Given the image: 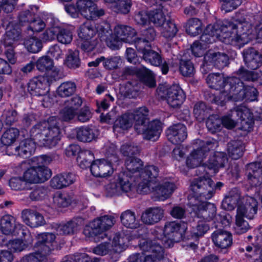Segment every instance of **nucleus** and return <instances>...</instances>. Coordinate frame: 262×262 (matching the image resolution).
<instances>
[{
  "instance_id": "nucleus-16",
  "label": "nucleus",
  "mask_w": 262,
  "mask_h": 262,
  "mask_svg": "<svg viewBox=\"0 0 262 262\" xmlns=\"http://www.w3.org/2000/svg\"><path fill=\"white\" fill-rule=\"evenodd\" d=\"M159 169L155 166L149 165L144 168L140 174L141 181L138 186V191L143 194L150 193L156 186Z\"/></svg>"
},
{
  "instance_id": "nucleus-22",
  "label": "nucleus",
  "mask_w": 262,
  "mask_h": 262,
  "mask_svg": "<svg viewBox=\"0 0 262 262\" xmlns=\"http://www.w3.org/2000/svg\"><path fill=\"white\" fill-rule=\"evenodd\" d=\"M257 202L253 197L247 196L243 199L237 208L236 214L252 220L255 216L257 210Z\"/></svg>"
},
{
  "instance_id": "nucleus-40",
  "label": "nucleus",
  "mask_w": 262,
  "mask_h": 262,
  "mask_svg": "<svg viewBox=\"0 0 262 262\" xmlns=\"http://www.w3.org/2000/svg\"><path fill=\"white\" fill-rule=\"evenodd\" d=\"M244 146L242 141H232L228 143L227 151L229 156L233 159H238L244 153Z\"/></svg>"
},
{
  "instance_id": "nucleus-44",
  "label": "nucleus",
  "mask_w": 262,
  "mask_h": 262,
  "mask_svg": "<svg viewBox=\"0 0 262 262\" xmlns=\"http://www.w3.org/2000/svg\"><path fill=\"white\" fill-rule=\"evenodd\" d=\"M137 74L141 80L147 86L150 88L156 86L155 77L151 71L143 67L138 69Z\"/></svg>"
},
{
  "instance_id": "nucleus-41",
  "label": "nucleus",
  "mask_w": 262,
  "mask_h": 262,
  "mask_svg": "<svg viewBox=\"0 0 262 262\" xmlns=\"http://www.w3.org/2000/svg\"><path fill=\"white\" fill-rule=\"evenodd\" d=\"M120 220L122 225L127 228H136L139 225L135 213L130 210H127L122 212L120 215Z\"/></svg>"
},
{
  "instance_id": "nucleus-46",
  "label": "nucleus",
  "mask_w": 262,
  "mask_h": 262,
  "mask_svg": "<svg viewBox=\"0 0 262 262\" xmlns=\"http://www.w3.org/2000/svg\"><path fill=\"white\" fill-rule=\"evenodd\" d=\"M19 135V130L16 128H10L7 129L1 138L2 144L6 146L11 145L14 143Z\"/></svg>"
},
{
  "instance_id": "nucleus-56",
  "label": "nucleus",
  "mask_w": 262,
  "mask_h": 262,
  "mask_svg": "<svg viewBox=\"0 0 262 262\" xmlns=\"http://www.w3.org/2000/svg\"><path fill=\"white\" fill-rule=\"evenodd\" d=\"M24 44L27 50L33 53L38 52L42 48L41 41L35 37L25 39Z\"/></svg>"
},
{
  "instance_id": "nucleus-37",
  "label": "nucleus",
  "mask_w": 262,
  "mask_h": 262,
  "mask_svg": "<svg viewBox=\"0 0 262 262\" xmlns=\"http://www.w3.org/2000/svg\"><path fill=\"white\" fill-rule=\"evenodd\" d=\"M65 29L58 26H54L47 29L42 35L43 41H51L57 38L58 41L62 44L66 43Z\"/></svg>"
},
{
  "instance_id": "nucleus-28",
  "label": "nucleus",
  "mask_w": 262,
  "mask_h": 262,
  "mask_svg": "<svg viewBox=\"0 0 262 262\" xmlns=\"http://www.w3.org/2000/svg\"><path fill=\"white\" fill-rule=\"evenodd\" d=\"M187 229V224L184 222H170L165 224L164 233L168 238L178 241L182 238Z\"/></svg>"
},
{
  "instance_id": "nucleus-15",
  "label": "nucleus",
  "mask_w": 262,
  "mask_h": 262,
  "mask_svg": "<svg viewBox=\"0 0 262 262\" xmlns=\"http://www.w3.org/2000/svg\"><path fill=\"white\" fill-rule=\"evenodd\" d=\"M158 90L163 94V96L171 107L176 108L180 106L185 99L183 91L177 84L170 86L166 83L160 84Z\"/></svg>"
},
{
  "instance_id": "nucleus-48",
  "label": "nucleus",
  "mask_w": 262,
  "mask_h": 262,
  "mask_svg": "<svg viewBox=\"0 0 262 262\" xmlns=\"http://www.w3.org/2000/svg\"><path fill=\"white\" fill-rule=\"evenodd\" d=\"M94 159V154L92 151L86 150L81 151L77 158L79 166L83 169L89 167L92 164Z\"/></svg>"
},
{
  "instance_id": "nucleus-63",
  "label": "nucleus",
  "mask_w": 262,
  "mask_h": 262,
  "mask_svg": "<svg viewBox=\"0 0 262 262\" xmlns=\"http://www.w3.org/2000/svg\"><path fill=\"white\" fill-rule=\"evenodd\" d=\"M67 262H98L97 259H91L85 253H76L69 255Z\"/></svg>"
},
{
  "instance_id": "nucleus-2",
  "label": "nucleus",
  "mask_w": 262,
  "mask_h": 262,
  "mask_svg": "<svg viewBox=\"0 0 262 262\" xmlns=\"http://www.w3.org/2000/svg\"><path fill=\"white\" fill-rule=\"evenodd\" d=\"M234 27L232 22L228 20L209 25L201 36V41L206 43H211L219 39L226 44L235 45L232 30Z\"/></svg>"
},
{
  "instance_id": "nucleus-1",
  "label": "nucleus",
  "mask_w": 262,
  "mask_h": 262,
  "mask_svg": "<svg viewBox=\"0 0 262 262\" xmlns=\"http://www.w3.org/2000/svg\"><path fill=\"white\" fill-rule=\"evenodd\" d=\"M235 45H244L250 40L262 37V15L246 17L243 21L232 22Z\"/></svg>"
},
{
  "instance_id": "nucleus-25",
  "label": "nucleus",
  "mask_w": 262,
  "mask_h": 262,
  "mask_svg": "<svg viewBox=\"0 0 262 262\" xmlns=\"http://www.w3.org/2000/svg\"><path fill=\"white\" fill-rule=\"evenodd\" d=\"M228 56L225 53L209 51L204 56L203 66H212L221 69L228 65Z\"/></svg>"
},
{
  "instance_id": "nucleus-6",
  "label": "nucleus",
  "mask_w": 262,
  "mask_h": 262,
  "mask_svg": "<svg viewBox=\"0 0 262 262\" xmlns=\"http://www.w3.org/2000/svg\"><path fill=\"white\" fill-rule=\"evenodd\" d=\"M115 222V217L112 215H104L98 217L85 226L83 233L86 237L92 238L95 242H99L101 239H107L105 231L111 229Z\"/></svg>"
},
{
  "instance_id": "nucleus-59",
  "label": "nucleus",
  "mask_w": 262,
  "mask_h": 262,
  "mask_svg": "<svg viewBox=\"0 0 262 262\" xmlns=\"http://www.w3.org/2000/svg\"><path fill=\"white\" fill-rule=\"evenodd\" d=\"M209 226L203 221H199L197 225L193 227L190 231L191 237L198 238L203 236L209 230Z\"/></svg>"
},
{
  "instance_id": "nucleus-9",
  "label": "nucleus",
  "mask_w": 262,
  "mask_h": 262,
  "mask_svg": "<svg viewBox=\"0 0 262 262\" xmlns=\"http://www.w3.org/2000/svg\"><path fill=\"white\" fill-rule=\"evenodd\" d=\"M199 194L193 193L188 196V205L198 218L205 221H215L216 208L213 204L208 203Z\"/></svg>"
},
{
  "instance_id": "nucleus-57",
  "label": "nucleus",
  "mask_w": 262,
  "mask_h": 262,
  "mask_svg": "<svg viewBox=\"0 0 262 262\" xmlns=\"http://www.w3.org/2000/svg\"><path fill=\"white\" fill-rule=\"evenodd\" d=\"M80 66L79 52L77 50H69L67 56V67L70 69H75Z\"/></svg>"
},
{
  "instance_id": "nucleus-24",
  "label": "nucleus",
  "mask_w": 262,
  "mask_h": 262,
  "mask_svg": "<svg viewBox=\"0 0 262 262\" xmlns=\"http://www.w3.org/2000/svg\"><path fill=\"white\" fill-rule=\"evenodd\" d=\"M91 171L96 177L106 178L113 174L114 169L110 161L101 159L93 161L91 164Z\"/></svg>"
},
{
  "instance_id": "nucleus-14",
  "label": "nucleus",
  "mask_w": 262,
  "mask_h": 262,
  "mask_svg": "<svg viewBox=\"0 0 262 262\" xmlns=\"http://www.w3.org/2000/svg\"><path fill=\"white\" fill-rule=\"evenodd\" d=\"M223 185V183L219 182L215 185L211 179L200 178L192 181L190 189L192 192L199 194L200 197L205 200H209L212 197L215 188L220 189Z\"/></svg>"
},
{
  "instance_id": "nucleus-47",
  "label": "nucleus",
  "mask_w": 262,
  "mask_h": 262,
  "mask_svg": "<svg viewBox=\"0 0 262 262\" xmlns=\"http://www.w3.org/2000/svg\"><path fill=\"white\" fill-rule=\"evenodd\" d=\"M186 31L190 36H195L198 35L202 31L201 21L196 18L190 19L186 24Z\"/></svg>"
},
{
  "instance_id": "nucleus-30",
  "label": "nucleus",
  "mask_w": 262,
  "mask_h": 262,
  "mask_svg": "<svg viewBox=\"0 0 262 262\" xmlns=\"http://www.w3.org/2000/svg\"><path fill=\"white\" fill-rule=\"evenodd\" d=\"M20 38V30L17 27H14L13 23H10L6 28V32L2 42L5 48H14L19 44Z\"/></svg>"
},
{
  "instance_id": "nucleus-11",
  "label": "nucleus",
  "mask_w": 262,
  "mask_h": 262,
  "mask_svg": "<svg viewBox=\"0 0 262 262\" xmlns=\"http://www.w3.org/2000/svg\"><path fill=\"white\" fill-rule=\"evenodd\" d=\"M132 176L126 171H122L114 177L113 180L105 186L107 195L110 196L127 193L134 189Z\"/></svg>"
},
{
  "instance_id": "nucleus-52",
  "label": "nucleus",
  "mask_w": 262,
  "mask_h": 262,
  "mask_svg": "<svg viewBox=\"0 0 262 262\" xmlns=\"http://www.w3.org/2000/svg\"><path fill=\"white\" fill-rule=\"evenodd\" d=\"M149 14L150 21L158 27L160 28L166 22L162 7H160L158 9L150 11Z\"/></svg>"
},
{
  "instance_id": "nucleus-26",
  "label": "nucleus",
  "mask_w": 262,
  "mask_h": 262,
  "mask_svg": "<svg viewBox=\"0 0 262 262\" xmlns=\"http://www.w3.org/2000/svg\"><path fill=\"white\" fill-rule=\"evenodd\" d=\"M164 212V209L160 206L149 207L142 212L141 220L146 225H153L162 220Z\"/></svg>"
},
{
  "instance_id": "nucleus-33",
  "label": "nucleus",
  "mask_w": 262,
  "mask_h": 262,
  "mask_svg": "<svg viewBox=\"0 0 262 262\" xmlns=\"http://www.w3.org/2000/svg\"><path fill=\"white\" fill-rule=\"evenodd\" d=\"M262 168L259 163H252L247 166V179L252 186L260 185L262 180Z\"/></svg>"
},
{
  "instance_id": "nucleus-42",
  "label": "nucleus",
  "mask_w": 262,
  "mask_h": 262,
  "mask_svg": "<svg viewBox=\"0 0 262 262\" xmlns=\"http://www.w3.org/2000/svg\"><path fill=\"white\" fill-rule=\"evenodd\" d=\"M68 102V108L67 109V121L74 119L77 114L76 110L82 104V100L81 97L76 95L67 100Z\"/></svg>"
},
{
  "instance_id": "nucleus-51",
  "label": "nucleus",
  "mask_w": 262,
  "mask_h": 262,
  "mask_svg": "<svg viewBox=\"0 0 262 262\" xmlns=\"http://www.w3.org/2000/svg\"><path fill=\"white\" fill-rule=\"evenodd\" d=\"M101 244L94 248L92 251L94 253L99 255H105L113 251V247L111 244V239L107 236V238L101 239Z\"/></svg>"
},
{
  "instance_id": "nucleus-35",
  "label": "nucleus",
  "mask_w": 262,
  "mask_h": 262,
  "mask_svg": "<svg viewBox=\"0 0 262 262\" xmlns=\"http://www.w3.org/2000/svg\"><path fill=\"white\" fill-rule=\"evenodd\" d=\"M214 244L221 248L225 249L231 246L232 241L230 233L224 230H216L212 234Z\"/></svg>"
},
{
  "instance_id": "nucleus-20",
  "label": "nucleus",
  "mask_w": 262,
  "mask_h": 262,
  "mask_svg": "<svg viewBox=\"0 0 262 262\" xmlns=\"http://www.w3.org/2000/svg\"><path fill=\"white\" fill-rule=\"evenodd\" d=\"M176 188L173 182L165 179L159 184L157 182L150 192L153 193L152 197L155 200L163 201L171 196Z\"/></svg>"
},
{
  "instance_id": "nucleus-8",
  "label": "nucleus",
  "mask_w": 262,
  "mask_h": 262,
  "mask_svg": "<svg viewBox=\"0 0 262 262\" xmlns=\"http://www.w3.org/2000/svg\"><path fill=\"white\" fill-rule=\"evenodd\" d=\"M237 78L235 77H226L222 73H211L208 75L206 82L209 86L221 91L220 95L213 98V101L214 103L223 105L227 101L230 100V92L227 91L226 86L230 83L229 82L231 79Z\"/></svg>"
},
{
  "instance_id": "nucleus-23",
  "label": "nucleus",
  "mask_w": 262,
  "mask_h": 262,
  "mask_svg": "<svg viewBox=\"0 0 262 262\" xmlns=\"http://www.w3.org/2000/svg\"><path fill=\"white\" fill-rule=\"evenodd\" d=\"M137 32L132 27L125 25L118 24L114 28L112 37L117 42H133Z\"/></svg>"
},
{
  "instance_id": "nucleus-53",
  "label": "nucleus",
  "mask_w": 262,
  "mask_h": 262,
  "mask_svg": "<svg viewBox=\"0 0 262 262\" xmlns=\"http://www.w3.org/2000/svg\"><path fill=\"white\" fill-rule=\"evenodd\" d=\"M160 28L161 34L166 38H170L174 37L178 31L175 24L170 20L166 21Z\"/></svg>"
},
{
  "instance_id": "nucleus-58",
  "label": "nucleus",
  "mask_w": 262,
  "mask_h": 262,
  "mask_svg": "<svg viewBox=\"0 0 262 262\" xmlns=\"http://www.w3.org/2000/svg\"><path fill=\"white\" fill-rule=\"evenodd\" d=\"M143 59L147 62L155 66H158L162 63L160 55L156 52L149 49L143 54Z\"/></svg>"
},
{
  "instance_id": "nucleus-50",
  "label": "nucleus",
  "mask_w": 262,
  "mask_h": 262,
  "mask_svg": "<svg viewBox=\"0 0 262 262\" xmlns=\"http://www.w3.org/2000/svg\"><path fill=\"white\" fill-rule=\"evenodd\" d=\"M111 8L115 12L123 14L127 13L131 7V0H114L110 3Z\"/></svg>"
},
{
  "instance_id": "nucleus-64",
  "label": "nucleus",
  "mask_w": 262,
  "mask_h": 262,
  "mask_svg": "<svg viewBox=\"0 0 262 262\" xmlns=\"http://www.w3.org/2000/svg\"><path fill=\"white\" fill-rule=\"evenodd\" d=\"M180 71L184 76H190L193 74L194 67L190 60L181 59L180 62Z\"/></svg>"
},
{
  "instance_id": "nucleus-3",
  "label": "nucleus",
  "mask_w": 262,
  "mask_h": 262,
  "mask_svg": "<svg viewBox=\"0 0 262 262\" xmlns=\"http://www.w3.org/2000/svg\"><path fill=\"white\" fill-rule=\"evenodd\" d=\"M34 246L35 252L23 257L20 262H47V257L54 250L56 236L49 232L38 234Z\"/></svg>"
},
{
  "instance_id": "nucleus-18",
  "label": "nucleus",
  "mask_w": 262,
  "mask_h": 262,
  "mask_svg": "<svg viewBox=\"0 0 262 262\" xmlns=\"http://www.w3.org/2000/svg\"><path fill=\"white\" fill-rule=\"evenodd\" d=\"M198 141L201 146L196 149H194L186 160V164L190 168H194L200 166L206 157L207 152L214 146V144L211 142L207 141L205 143L203 141L200 140Z\"/></svg>"
},
{
  "instance_id": "nucleus-32",
  "label": "nucleus",
  "mask_w": 262,
  "mask_h": 262,
  "mask_svg": "<svg viewBox=\"0 0 262 262\" xmlns=\"http://www.w3.org/2000/svg\"><path fill=\"white\" fill-rule=\"evenodd\" d=\"M36 143L38 144V142L32 137L30 139H26L14 148L11 154L17 156L27 157L34 151Z\"/></svg>"
},
{
  "instance_id": "nucleus-43",
  "label": "nucleus",
  "mask_w": 262,
  "mask_h": 262,
  "mask_svg": "<svg viewBox=\"0 0 262 262\" xmlns=\"http://www.w3.org/2000/svg\"><path fill=\"white\" fill-rule=\"evenodd\" d=\"M237 74L239 78L243 80L256 81L258 83L262 84L261 72H254L242 67L237 71Z\"/></svg>"
},
{
  "instance_id": "nucleus-31",
  "label": "nucleus",
  "mask_w": 262,
  "mask_h": 262,
  "mask_svg": "<svg viewBox=\"0 0 262 262\" xmlns=\"http://www.w3.org/2000/svg\"><path fill=\"white\" fill-rule=\"evenodd\" d=\"M243 56L246 66L251 70L257 69L262 64V55L253 48L244 49Z\"/></svg>"
},
{
  "instance_id": "nucleus-36",
  "label": "nucleus",
  "mask_w": 262,
  "mask_h": 262,
  "mask_svg": "<svg viewBox=\"0 0 262 262\" xmlns=\"http://www.w3.org/2000/svg\"><path fill=\"white\" fill-rule=\"evenodd\" d=\"M69 138L73 139L75 137L80 141L90 142L95 138L93 130L88 126L77 127L72 130V134L69 135Z\"/></svg>"
},
{
  "instance_id": "nucleus-4",
  "label": "nucleus",
  "mask_w": 262,
  "mask_h": 262,
  "mask_svg": "<svg viewBox=\"0 0 262 262\" xmlns=\"http://www.w3.org/2000/svg\"><path fill=\"white\" fill-rule=\"evenodd\" d=\"M30 136L40 145L51 147L60 140V131L56 125H51L49 122L43 121L36 124L32 128Z\"/></svg>"
},
{
  "instance_id": "nucleus-38",
  "label": "nucleus",
  "mask_w": 262,
  "mask_h": 262,
  "mask_svg": "<svg viewBox=\"0 0 262 262\" xmlns=\"http://www.w3.org/2000/svg\"><path fill=\"white\" fill-rule=\"evenodd\" d=\"M241 198V193L239 190L234 188L229 190L222 201L223 208L227 210H232L236 206Z\"/></svg>"
},
{
  "instance_id": "nucleus-12",
  "label": "nucleus",
  "mask_w": 262,
  "mask_h": 262,
  "mask_svg": "<svg viewBox=\"0 0 262 262\" xmlns=\"http://www.w3.org/2000/svg\"><path fill=\"white\" fill-rule=\"evenodd\" d=\"M148 113L147 108L143 106L138 108L132 113L123 114L115 121L113 126L114 131L120 133L128 130L132 126L133 122L135 125L138 120H141L143 116L148 115Z\"/></svg>"
},
{
  "instance_id": "nucleus-55",
  "label": "nucleus",
  "mask_w": 262,
  "mask_h": 262,
  "mask_svg": "<svg viewBox=\"0 0 262 262\" xmlns=\"http://www.w3.org/2000/svg\"><path fill=\"white\" fill-rule=\"evenodd\" d=\"M120 151L121 154L127 158L133 157L139 152V148L137 145L134 143L127 142L123 144L120 148Z\"/></svg>"
},
{
  "instance_id": "nucleus-34",
  "label": "nucleus",
  "mask_w": 262,
  "mask_h": 262,
  "mask_svg": "<svg viewBox=\"0 0 262 262\" xmlns=\"http://www.w3.org/2000/svg\"><path fill=\"white\" fill-rule=\"evenodd\" d=\"M227 162L226 155L223 152L216 151L210 156L205 165L209 169L212 170L213 173H216L219 169L223 167Z\"/></svg>"
},
{
  "instance_id": "nucleus-45",
  "label": "nucleus",
  "mask_w": 262,
  "mask_h": 262,
  "mask_svg": "<svg viewBox=\"0 0 262 262\" xmlns=\"http://www.w3.org/2000/svg\"><path fill=\"white\" fill-rule=\"evenodd\" d=\"M128 242V239L126 236L116 233L115 234L113 241H111L113 251L117 253L122 252L126 247Z\"/></svg>"
},
{
  "instance_id": "nucleus-7",
  "label": "nucleus",
  "mask_w": 262,
  "mask_h": 262,
  "mask_svg": "<svg viewBox=\"0 0 262 262\" xmlns=\"http://www.w3.org/2000/svg\"><path fill=\"white\" fill-rule=\"evenodd\" d=\"M96 32L101 35V37L110 35L111 32L110 24L103 23L95 28L90 21H86L80 26L78 36L83 40V42L81 43V48L83 50L89 51L94 48V43L90 40L95 35Z\"/></svg>"
},
{
  "instance_id": "nucleus-13",
  "label": "nucleus",
  "mask_w": 262,
  "mask_h": 262,
  "mask_svg": "<svg viewBox=\"0 0 262 262\" xmlns=\"http://www.w3.org/2000/svg\"><path fill=\"white\" fill-rule=\"evenodd\" d=\"M147 115H144L141 120H138L134 126L138 134H142L146 140H157L161 132V123L158 120L149 122Z\"/></svg>"
},
{
  "instance_id": "nucleus-19",
  "label": "nucleus",
  "mask_w": 262,
  "mask_h": 262,
  "mask_svg": "<svg viewBox=\"0 0 262 262\" xmlns=\"http://www.w3.org/2000/svg\"><path fill=\"white\" fill-rule=\"evenodd\" d=\"M255 232V243L246 247L245 255L251 262H262V227Z\"/></svg>"
},
{
  "instance_id": "nucleus-17",
  "label": "nucleus",
  "mask_w": 262,
  "mask_h": 262,
  "mask_svg": "<svg viewBox=\"0 0 262 262\" xmlns=\"http://www.w3.org/2000/svg\"><path fill=\"white\" fill-rule=\"evenodd\" d=\"M1 230L6 235L13 234L23 236L27 235L26 227L15 221V218L10 215H4L1 219Z\"/></svg>"
},
{
  "instance_id": "nucleus-29",
  "label": "nucleus",
  "mask_w": 262,
  "mask_h": 262,
  "mask_svg": "<svg viewBox=\"0 0 262 262\" xmlns=\"http://www.w3.org/2000/svg\"><path fill=\"white\" fill-rule=\"evenodd\" d=\"M168 140L174 144L183 142L187 137L186 126L181 123L170 126L166 130Z\"/></svg>"
},
{
  "instance_id": "nucleus-60",
  "label": "nucleus",
  "mask_w": 262,
  "mask_h": 262,
  "mask_svg": "<svg viewBox=\"0 0 262 262\" xmlns=\"http://www.w3.org/2000/svg\"><path fill=\"white\" fill-rule=\"evenodd\" d=\"M209 109L203 102H199L195 104L194 107L193 113L195 118L199 121L203 120L208 114Z\"/></svg>"
},
{
  "instance_id": "nucleus-61",
  "label": "nucleus",
  "mask_w": 262,
  "mask_h": 262,
  "mask_svg": "<svg viewBox=\"0 0 262 262\" xmlns=\"http://www.w3.org/2000/svg\"><path fill=\"white\" fill-rule=\"evenodd\" d=\"M36 67L37 69L40 71H48L53 67V61L48 56H42L38 59Z\"/></svg>"
},
{
  "instance_id": "nucleus-10",
  "label": "nucleus",
  "mask_w": 262,
  "mask_h": 262,
  "mask_svg": "<svg viewBox=\"0 0 262 262\" xmlns=\"http://www.w3.org/2000/svg\"><path fill=\"white\" fill-rule=\"evenodd\" d=\"M229 82L230 83L226 86V90L232 93L229 96L230 100L253 101L256 99V89L253 86H245L239 78L231 79Z\"/></svg>"
},
{
  "instance_id": "nucleus-27",
  "label": "nucleus",
  "mask_w": 262,
  "mask_h": 262,
  "mask_svg": "<svg viewBox=\"0 0 262 262\" xmlns=\"http://www.w3.org/2000/svg\"><path fill=\"white\" fill-rule=\"evenodd\" d=\"M49 83L47 77L45 76H38L29 81L28 90L32 95H45L49 92Z\"/></svg>"
},
{
  "instance_id": "nucleus-54",
  "label": "nucleus",
  "mask_w": 262,
  "mask_h": 262,
  "mask_svg": "<svg viewBox=\"0 0 262 262\" xmlns=\"http://www.w3.org/2000/svg\"><path fill=\"white\" fill-rule=\"evenodd\" d=\"M244 217L236 214L235 216V226L234 230L237 234H242L247 232L250 228L248 222L246 221Z\"/></svg>"
},
{
  "instance_id": "nucleus-39",
  "label": "nucleus",
  "mask_w": 262,
  "mask_h": 262,
  "mask_svg": "<svg viewBox=\"0 0 262 262\" xmlns=\"http://www.w3.org/2000/svg\"><path fill=\"white\" fill-rule=\"evenodd\" d=\"M26 232H27L26 236H28V238H25V242L19 239L10 241L7 244L9 250L14 252H21L29 247L33 242V238L28 230ZM24 236L25 237V235Z\"/></svg>"
},
{
  "instance_id": "nucleus-49",
  "label": "nucleus",
  "mask_w": 262,
  "mask_h": 262,
  "mask_svg": "<svg viewBox=\"0 0 262 262\" xmlns=\"http://www.w3.org/2000/svg\"><path fill=\"white\" fill-rule=\"evenodd\" d=\"M125 164L126 170L124 171L127 172V173L130 174L132 176L134 173L140 171L143 166L141 160L134 157L127 158Z\"/></svg>"
},
{
  "instance_id": "nucleus-21",
  "label": "nucleus",
  "mask_w": 262,
  "mask_h": 262,
  "mask_svg": "<svg viewBox=\"0 0 262 262\" xmlns=\"http://www.w3.org/2000/svg\"><path fill=\"white\" fill-rule=\"evenodd\" d=\"M237 117L241 120L242 129L250 132L253 124L254 116L250 109L245 106H238L231 111V117Z\"/></svg>"
},
{
  "instance_id": "nucleus-62",
  "label": "nucleus",
  "mask_w": 262,
  "mask_h": 262,
  "mask_svg": "<svg viewBox=\"0 0 262 262\" xmlns=\"http://www.w3.org/2000/svg\"><path fill=\"white\" fill-rule=\"evenodd\" d=\"M221 125V119L215 116H210L206 121V126L208 129L212 133L219 130Z\"/></svg>"
},
{
  "instance_id": "nucleus-5",
  "label": "nucleus",
  "mask_w": 262,
  "mask_h": 262,
  "mask_svg": "<svg viewBox=\"0 0 262 262\" xmlns=\"http://www.w3.org/2000/svg\"><path fill=\"white\" fill-rule=\"evenodd\" d=\"M52 161L50 157L42 155L35 157L32 161L37 166H33L27 169L24 173L23 178L25 182L30 184L42 183L51 176V170L45 165Z\"/></svg>"
}]
</instances>
